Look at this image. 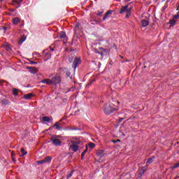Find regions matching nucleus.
Wrapping results in <instances>:
<instances>
[{
    "instance_id": "f257e3e1",
    "label": "nucleus",
    "mask_w": 179,
    "mask_h": 179,
    "mask_svg": "<svg viewBox=\"0 0 179 179\" xmlns=\"http://www.w3.org/2000/svg\"><path fill=\"white\" fill-rule=\"evenodd\" d=\"M115 110H118V107H115L113 103H107L104 106L103 111L107 115L111 114Z\"/></svg>"
},
{
    "instance_id": "f03ea898",
    "label": "nucleus",
    "mask_w": 179,
    "mask_h": 179,
    "mask_svg": "<svg viewBox=\"0 0 179 179\" xmlns=\"http://www.w3.org/2000/svg\"><path fill=\"white\" fill-rule=\"evenodd\" d=\"M125 13H126V17H131V8H128V5L122 6L120 10V13L122 14Z\"/></svg>"
},
{
    "instance_id": "7ed1b4c3",
    "label": "nucleus",
    "mask_w": 179,
    "mask_h": 179,
    "mask_svg": "<svg viewBox=\"0 0 179 179\" xmlns=\"http://www.w3.org/2000/svg\"><path fill=\"white\" fill-rule=\"evenodd\" d=\"M70 142L73 145H77L78 146H80V145H83V141H82V138L80 137H72L70 139Z\"/></svg>"
},
{
    "instance_id": "20e7f679",
    "label": "nucleus",
    "mask_w": 179,
    "mask_h": 179,
    "mask_svg": "<svg viewBox=\"0 0 179 179\" xmlns=\"http://www.w3.org/2000/svg\"><path fill=\"white\" fill-rule=\"evenodd\" d=\"M61 80H62V78L59 75L55 76L52 78V85H59V83H61Z\"/></svg>"
},
{
    "instance_id": "39448f33",
    "label": "nucleus",
    "mask_w": 179,
    "mask_h": 179,
    "mask_svg": "<svg viewBox=\"0 0 179 179\" xmlns=\"http://www.w3.org/2000/svg\"><path fill=\"white\" fill-rule=\"evenodd\" d=\"M50 142H52L54 146H62L61 139L59 138L52 137L50 138Z\"/></svg>"
},
{
    "instance_id": "423d86ee",
    "label": "nucleus",
    "mask_w": 179,
    "mask_h": 179,
    "mask_svg": "<svg viewBox=\"0 0 179 179\" xmlns=\"http://www.w3.org/2000/svg\"><path fill=\"white\" fill-rule=\"evenodd\" d=\"M79 148H80V145H78L76 144H71L69 147V150L75 153L78 152V150H79Z\"/></svg>"
},
{
    "instance_id": "0eeeda50",
    "label": "nucleus",
    "mask_w": 179,
    "mask_h": 179,
    "mask_svg": "<svg viewBox=\"0 0 179 179\" xmlns=\"http://www.w3.org/2000/svg\"><path fill=\"white\" fill-rule=\"evenodd\" d=\"M23 2V0H13L12 5L15 6L17 8H20V5Z\"/></svg>"
},
{
    "instance_id": "6e6552de",
    "label": "nucleus",
    "mask_w": 179,
    "mask_h": 179,
    "mask_svg": "<svg viewBox=\"0 0 179 179\" xmlns=\"http://www.w3.org/2000/svg\"><path fill=\"white\" fill-rule=\"evenodd\" d=\"M40 84L41 85H52V81L51 79L45 78L40 82Z\"/></svg>"
},
{
    "instance_id": "1a4fd4ad",
    "label": "nucleus",
    "mask_w": 179,
    "mask_h": 179,
    "mask_svg": "<svg viewBox=\"0 0 179 179\" xmlns=\"http://www.w3.org/2000/svg\"><path fill=\"white\" fill-rule=\"evenodd\" d=\"M80 62H81L80 59L76 58L73 62V69H76V68H78V66L79 65V64H80Z\"/></svg>"
},
{
    "instance_id": "9d476101",
    "label": "nucleus",
    "mask_w": 179,
    "mask_h": 179,
    "mask_svg": "<svg viewBox=\"0 0 179 179\" xmlns=\"http://www.w3.org/2000/svg\"><path fill=\"white\" fill-rule=\"evenodd\" d=\"M146 170H148V166H143L138 169V174L140 177H142L143 174H145Z\"/></svg>"
},
{
    "instance_id": "9b49d317",
    "label": "nucleus",
    "mask_w": 179,
    "mask_h": 179,
    "mask_svg": "<svg viewBox=\"0 0 179 179\" xmlns=\"http://www.w3.org/2000/svg\"><path fill=\"white\" fill-rule=\"evenodd\" d=\"M2 47H3V48H6V51H8V52L12 50V48L10 47V44L8 43H4L2 45Z\"/></svg>"
},
{
    "instance_id": "f8f14e48",
    "label": "nucleus",
    "mask_w": 179,
    "mask_h": 179,
    "mask_svg": "<svg viewBox=\"0 0 179 179\" xmlns=\"http://www.w3.org/2000/svg\"><path fill=\"white\" fill-rule=\"evenodd\" d=\"M113 15V10H108L105 15L103 16V20H106V19H107L108 17H110V16H111Z\"/></svg>"
},
{
    "instance_id": "ddd939ff",
    "label": "nucleus",
    "mask_w": 179,
    "mask_h": 179,
    "mask_svg": "<svg viewBox=\"0 0 179 179\" xmlns=\"http://www.w3.org/2000/svg\"><path fill=\"white\" fill-rule=\"evenodd\" d=\"M51 120H52V117L44 116L42 117L43 122H50Z\"/></svg>"
},
{
    "instance_id": "4468645a",
    "label": "nucleus",
    "mask_w": 179,
    "mask_h": 179,
    "mask_svg": "<svg viewBox=\"0 0 179 179\" xmlns=\"http://www.w3.org/2000/svg\"><path fill=\"white\" fill-rule=\"evenodd\" d=\"M27 69H29V72L31 73H36V72H38V70L35 68V67H30V66H27Z\"/></svg>"
},
{
    "instance_id": "2eb2a0df",
    "label": "nucleus",
    "mask_w": 179,
    "mask_h": 179,
    "mask_svg": "<svg viewBox=\"0 0 179 179\" xmlns=\"http://www.w3.org/2000/svg\"><path fill=\"white\" fill-rule=\"evenodd\" d=\"M33 96H34V94H33V93L27 94L24 95V99L25 100H30V99H31V97H33Z\"/></svg>"
},
{
    "instance_id": "dca6fc26",
    "label": "nucleus",
    "mask_w": 179,
    "mask_h": 179,
    "mask_svg": "<svg viewBox=\"0 0 179 179\" xmlns=\"http://www.w3.org/2000/svg\"><path fill=\"white\" fill-rule=\"evenodd\" d=\"M141 24H142L143 27H146L149 26V21H148L147 20H142Z\"/></svg>"
},
{
    "instance_id": "f3484780",
    "label": "nucleus",
    "mask_w": 179,
    "mask_h": 179,
    "mask_svg": "<svg viewBox=\"0 0 179 179\" xmlns=\"http://www.w3.org/2000/svg\"><path fill=\"white\" fill-rule=\"evenodd\" d=\"M12 22H13V24L16 25L18 23H20V19L19 17H14Z\"/></svg>"
},
{
    "instance_id": "a211bd4d",
    "label": "nucleus",
    "mask_w": 179,
    "mask_h": 179,
    "mask_svg": "<svg viewBox=\"0 0 179 179\" xmlns=\"http://www.w3.org/2000/svg\"><path fill=\"white\" fill-rule=\"evenodd\" d=\"M43 160H45V163H51V160H52V158L50 156H48Z\"/></svg>"
},
{
    "instance_id": "6ab92c4d",
    "label": "nucleus",
    "mask_w": 179,
    "mask_h": 179,
    "mask_svg": "<svg viewBox=\"0 0 179 179\" xmlns=\"http://www.w3.org/2000/svg\"><path fill=\"white\" fill-rule=\"evenodd\" d=\"M153 159H155V157L148 159L147 163H146V167L149 166V164H151V163H153Z\"/></svg>"
},
{
    "instance_id": "aec40b11",
    "label": "nucleus",
    "mask_w": 179,
    "mask_h": 179,
    "mask_svg": "<svg viewBox=\"0 0 179 179\" xmlns=\"http://www.w3.org/2000/svg\"><path fill=\"white\" fill-rule=\"evenodd\" d=\"M96 153L99 157H103V156H104V150H98Z\"/></svg>"
},
{
    "instance_id": "412c9836",
    "label": "nucleus",
    "mask_w": 179,
    "mask_h": 179,
    "mask_svg": "<svg viewBox=\"0 0 179 179\" xmlns=\"http://www.w3.org/2000/svg\"><path fill=\"white\" fill-rule=\"evenodd\" d=\"M87 149H88V147L87 145H86V149L85 150H84L82 154H81V159L83 160V157H85V155H86V153L87 152Z\"/></svg>"
},
{
    "instance_id": "4be33fe9",
    "label": "nucleus",
    "mask_w": 179,
    "mask_h": 179,
    "mask_svg": "<svg viewBox=\"0 0 179 179\" xmlns=\"http://www.w3.org/2000/svg\"><path fill=\"white\" fill-rule=\"evenodd\" d=\"M43 54L45 55V57H48L46 61L48 59H50V58H51V53H48L45 50L43 51Z\"/></svg>"
},
{
    "instance_id": "5701e85b",
    "label": "nucleus",
    "mask_w": 179,
    "mask_h": 179,
    "mask_svg": "<svg viewBox=\"0 0 179 179\" xmlns=\"http://www.w3.org/2000/svg\"><path fill=\"white\" fill-rule=\"evenodd\" d=\"M10 101L8 99H3L1 101V104L6 106L8 104H9Z\"/></svg>"
},
{
    "instance_id": "b1692460",
    "label": "nucleus",
    "mask_w": 179,
    "mask_h": 179,
    "mask_svg": "<svg viewBox=\"0 0 179 179\" xmlns=\"http://www.w3.org/2000/svg\"><path fill=\"white\" fill-rule=\"evenodd\" d=\"M21 157H22V156H25V155H27V152L24 150V148H21Z\"/></svg>"
},
{
    "instance_id": "393cba45",
    "label": "nucleus",
    "mask_w": 179,
    "mask_h": 179,
    "mask_svg": "<svg viewBox=\"0 0 179 179\" xmlns=\"http://www.w3.org/2000/svg\"><path fill=\"white\" fill-rule=\"evenodd\" d=\"M60 37L61 38H65V37H66V34L65 33V31L60 32Z\"/></svg>"
},
{
    "instance_id": "a878e982",
    "label": "nucleus",
    "mask_w": 179,
    "mask_h": 179,
    "mask_svg": "<svg viewBox=\"0 0 179 179\" xmlns=\"http://www.w3.org/2000/svg\"><path fill=\"white\" fill-rule=\"evenodd\" d=\"M74 171H75L74 170H72V171L67 175L66 178H67V179L71 178V177H72V176H73V172H74Z\"/></svg>"
},
{
    "instance_id": "bb28decb",
    "label": "nucleus",
    "mask_w": 179,
    "mask_h": 179,
    "mask_svg": "<svg viewBox=\"0 0 179 179\" xmlns=\"http://www.w3.org/2000/svg\"><path fill=\"white\" fill-rule=\"evenodd\" d=\"M74 87L76 90H79L80 89H82V85L80 84H76Z\"/></svg>"
},
{
    "instance_id": "cd10ccee",
    "label": "nucleus",
    "mask_w": 179,
    "mask_h": 179,
    "mask_svg": "<svg viewBox=\"0 0 179 179\" xmlns=\"http://www.w3.org/2000/svg\"><path fill=\"white\" fill-rule=\"evenodd\" d=\"M178 167H179V162H178L177 164H176L175 165L172 166L171 167V169L172 170H174V169H178Z\"/></svg>"
},
{
    "instance_id": "c85d7f7f",
    "label": "nucleus",
    "mask_w": 179,
    "mask_h": 179,
    "mask_svg": "<svg viewBox=\"0 0 179 179\" xmlns=\"http://www.w3.org/2000/svg\"><path fill=\"white\" fill-rule=\"evenodd\" d=\"M95 147H96V144H94V143H89V148H90V149H93V148H95Z\"/></svg>"
},
{
    "instance_id": "c756f323",
    "label": "nucleus",
    "mask_w": 179,
    "mask_h": 179,
    "mask_svg": "<svg viewBox=\"0 0 179 179\" xmlns=\"http://www.w3.org/2000/svg\"><path fill=\"white\" fill-rule=\"evenodd\" d=\"M45 163V161L44 159L37 161V164H44Z\"/></svg>"
},
{
    "instance_id": "7c9ffc66",
    "label": "nucleus",
    "mask_w": 179,
    "mask_h": 179,
    "mask_svg": "<svg viewBox=\"0 0 179 179\" xmlns=\"http://www.w3.org/2000/svg\"><path fill=\"white\" fill-rule=\"evenodd\" d=\"M169 23H170V24H171V26H174V24H176V21H175V20H171L169 21Z\"/></svg>"
},
{
    "instance_id": "2f4dec72",
    "label": "nucleus",
    "mask_w": 179,
    "mask_h": 179,
    "mask_svg": "<svg viewBox=\"0 0 179 179\" xmlns=\"http://www.w3.org/2000/svg\"><path fill=\"white\" fill-rule=\"evenodd\" d=\"M55 127H56V129H61V127L58 124V122L55 124Z\"/></svg>"
},
{
    "instance_id": "473e14b6",
    "label": "nucleus",
    "mask_w": 179,
    "mask_h": 179,
    "mask_svg": "<svg viewBox=\"0 0 179 179\" xmlns=\"http://www.w3.org/2000/svg\"><path fill=\"white\" fill-rule=\"evenodd\" d=\"M80 27V23L78 22L76 24L75 29L77 30V29H79Z\"/></svg>"
},
{
    "instance_id": "72a5a7b5",
    "label": "nucleus",
    "mask_w": 179,
    "mask_h": 179,
    "mask_svg": "<svg viewBox=\"0 0 179 179\" xmlns=\"http://www.w3.org/2000/svg\"><path fill=\"white\" fill-rule=\"evenodd\" d=\"M17 92H18L17 90H13V94H14V96H17V94H18Z\"/></svg>"
},
{
    "instance_id": "f704fd0d",
    "label": "nucleus",
    "mask_w": 179,
    "mask_h": 179,
    "mask_svg": "<svg viewBox=\"0 0 179 179\" xmlns=\"http://www.w3.org/2000/svg\"><path fill=\"white\" fill-rule=\"evenodd\" d=\"M173 19H179V13H178V14L177 15H173Z\"/></svg>"
},
{
    "instance_id": "c9c22d12",
    "label": "nucleus",
    "mask_w": 179,
    "mask_h": 179,
    "mask_svg": "<svg viewBox=\"0 0 179 179\" xmlns=\"http://www.w3.org/2000/svg\"><path fill=\"white\" fill-rule=\"evenodd\" d=\"M30 62H31V64L32 65H36V64H37V62H34V61H31Z\"/></svg>"
},
{
    "instance_id": "e433bc0d",
    "label": "nucleus",
    "mask_w": 179,
    "mask_h": 179,
    "mask_svg": "<svg viewBox=\"0 0 179 179\" xmlns=\"http://www.w3.org/2000/svg\"><path fill=\"white\" fill-rule=\"evenodd\" d=\"M168 2H169V1H167L166 3V6H165L163 7V8H162L163 10H164L166 9V8H167V3H168Z\"/></svg>"
},
{
    "instance_id": "4c0bfd02",
    "label": "nucleus",
    "mask_w": 179,
    "mask_h": 179,
    "mask_svg": "<svg viewBox=\"0 0 179 179\" xmlns=\"http://www.w3.org/2000/svg\"><path fill=\"white\" fill-rule=\"evenodd\" d=\"M3 82H5V81H3V80H0V86H2V83H3Z\"/></svg>"
},
{
    "instance_id": "58836bf2",
    "label": "nucleus",
    "mask_w": 179,
    "mask_h": 179,
    "mask_svg": "<svg viewBox=\"0 0 179 179\" xmlns=\"http://www.w3.org/2000/svg\"><path fill=\"white\" fill-rule=\"evenodd\" d=\"M13 156H15V152H11V157H13Z\"/></svg>"
},
{
    "instance_id": "ea45409f",
    "label": "nucleus",
    "mask_w": 179,
    "mask_h": 179,
    "mask_svg": "<svg viewBox=\"0 0 179 179\" xmlns=\"http://www.w3.org/2000/svg\"><path fill=\"white\" fill-rule=\"evenodd\" d=\"M11 158H12V160H13V162H16V160L15 159V156H13V157Z\"/></svg>"
},
{
    "instance_id": "a19ab883",
    "label": "nucleus",
    "mask_w": 179,
    "mask_h": 179,
    "mask_svg": "<svg viewBox=\"0 0 179 179\" xmlns=\"http://www.w3.org/2000/svg\"><path fill=\"white\" fill-rule=\"evenodd\" d=\"M24 40H26V38H24V40H22L21 42H19V44H22V43H23V41H24Z\"/></svg>"
},
{
    "instance_id": "79ce46f5",
    "label": "nucleus",
    "mask_w": 179,
    "mask_h": 179,
    "mask_svg": "<svg viewBox=\"0 0 179 179\" xmlns=\"http://www.w3.org/2000/svg\"><path fill=\"white\" fill-rule=\"evenodd\" d=\"M50 50H51L52 51H54V49L52 48L51 47H50Z\"/></svg>"
},
{
    "instance_id": "37998d69",
    "label": "nucleus",
    "mask_w": 179,
    "mask_h": 179,
    "mask_svg": "<svg viewBox=\"0 0 179 179\" xmlns=\"http://www.w3.org/2000/svg\"><path fill=\"white\" fill-rule=\"evenodd\" d=\"M103 13V12L99 13V15L100 16V15H101Z\"/></svg>"
},
{
    "instance_id": "c03bdc74",
    "label": "nucleus",
    "mask_w": 179,
    "mask_h": 179,
    "mask_svg": "<svg viewBox=\"0 0 179 179\" xmlns=\"http://www.w3.org/2000/svg\"><path fill=\"white\" fill-rule=\"evenodd\" d=\"M175 179H179V176H178V177L175 178Z\"/></svg>"
},
{
    "instance_id": "a18cd8bd",
    "label": "nucleus",
    "mask_w": 179,
    "mask_h": 179,
    "mask_svg": "<svg viewBox=\"0 0 179 179\" xmlns=\"http://www.w3.org/2000/svg\"><path fill=\"white\" fill-rule=\"evenodd\" d=\"M116 103L120 104V102H119V101H117Z\"/></svg>"
},
{
    "instance_id": "49530a36",
    "label": "nucleus",
    "mask_w": 179,
    "mask_h": 179,
    "mask_svg": "<svg viewBox=\"0 0 179 179\" xmlns=\"http://www.w3.org/2000/svg\"><path fill=\"white\" fill-rule=\"evenodd\" d=\"M116 142H120V140H117V141H116Z\"/></svg>"
},
{
    "instance_id": "de8ad7c7",
    "label": "nucleus",
    "mask_w": 179,
    "mask_h": 179,
    "mask_svg": "<svg viewBox=\"0 0 179 179\" xmlns=\"http://www.w3.org/2000/svg\"><path fill=\"white\" fill-rule=\"evenodd\" d=\"M113 142H114V143H116L117 141H114Z\"/></svg>"
},
{
    "instance_id": "09e8293b",
    "label": "nucleus",
    "mask_w": 179,
    "mask_h": 179,
    "mask_svg": "<svg viewBox=\"0 0 179 179\" xmlns=\"http://www.w3.org/2000/svg\"><path fill=\"white\" fill-rule=\"evenodd\" d=\"M83 94H85V92H83Z\"/></svg>"
},
{
    "instance_id": "8fccbe9b",
    "label": "nucleus",
    "mask_w": 179,
    "mask_h": 179,
    "mask_svg": "<svg viewBox=\"0 0 179 179\" xmlns=\"http://www.w3.org/2000/svg\"><path fill=\"white\" fill-rule=\"evenodd\" d=\"M14 90H17V89H14Z\"/></svg>"
},
{
    "instance_id": "3c124183",
    "label": "nucleus",
    "mask_w": 179,
    "mask_h": 179,
    "mask_svg": "<svg viewBox=\"0 0 179 179\" xmlns=\"http://www.w3.org/2000/svg\"><path fill=\"white\" fill-rule=\"evenodd\" d=\"M1 1H5V0H1Z\"/></svg>"
},
{
    "instance_id": "603ef678",
    "label": "nucleus",
    "mask_w": 179,
    "mask_h": 179,
    "mask_svg": "<svg viewBox=\"0 0 179 179\" xmlns=\"http://www.w3.org/2000/svg\"><path fill=\"white\" fill-rule=\"evenodd\" d=\"M162 1H166V0H162Z\"/></svg>"
}]
</instances>
